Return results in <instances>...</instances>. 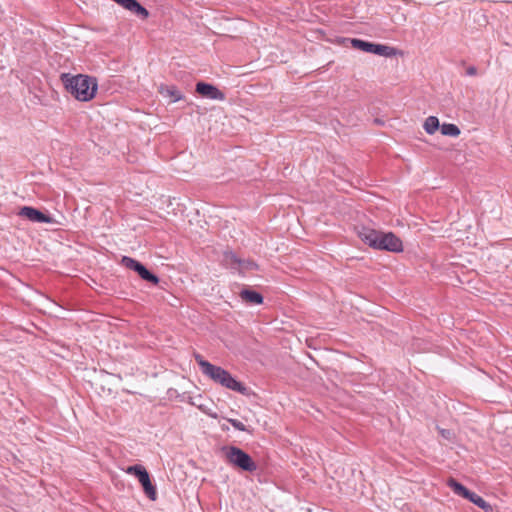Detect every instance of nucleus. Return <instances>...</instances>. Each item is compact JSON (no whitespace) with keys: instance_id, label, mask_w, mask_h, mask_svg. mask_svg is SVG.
<instances>
[{"instance_id":"1","label":"nucleus","mask_w":512,"mask_h":512,"mask_svg":"<svg viewBox=\"0 0 512 512\" xmlns=\"http://www.w3.org/2000/svg\"><path fill=\"white\" fill-rule=\"evenodd\" d=\"M60 78L66 91L79 101H90L97 92L98 83L95 77L63 73Z\"/></svg>"},{"instance_id":"2","label":"nucleus","mask_w":512,"mask_h":512,"mask_svg":"<svg viewBox=\"0 0 512 512\" xmlns=\"http://www.w3.org/2000/svg\"><path fill=\"white\" fill-rule=\"evenodd\" d=\"M358 237L371 248L389 252L403 251V244L399 237L393 232H382L362 226L357 230Z\"/></svg>"},{"instance_id":"3","label":"nucleus","mask_w":512,"mask_h":512,"mask_svg":"<svg viewBox=\"0 0 512 512\" xmlns=\"http://www.w3.org/2000/svg\"><path fill=\"white\" fill-rule=\"evenodd\" d=\"M206 368L207 374L205 376L209 377L215 383L245 396L250 394V389L242 382L236 380L229 371L216 365H208Z\"/></svg>"},{"instance_id":"4","label":"nucleus","mask_w":512,"mask_h":512,"mask_svg":"<svg viewBox=\"0 0 512 512\" xmlns=\"http://www.w3.org/2000/svg\"><path fill=\"white\" fill-rule=\"evenodd\" d=\"M225 452V457L231 465L246 471V472H254L257 469V465L252 457L236 446H227L223 448Z\"/></svg>"},{"instance_id":"5","label":"nucleus","mask_w":512,"mask_h":512,"mask_svg":"<svg viewBox=\"0 0 512 512\" xmlns=\"http://www.w3.org/2000/svg\"><path fill=\"white\" fill-rule=\"evenodd\" d=\"M353 48L372 53L384 57H392L397 54V50L394 47L368 42L362 39L352 38L350 39Z\"/></svg>"},{"instance_id":"6","label":"nucleus","mask_w":512,"mask_h":512,"mask_svg":"<svg viewBox=\"0 0 512 512\" xmlns=\"http://www.w3.org/2000/svg\"><path fill=\"white\" fill-rule=\"evenodd\" d=\"M122 264L133 271H135L141 279L152 283L153 285H157L160 281L159 277L148 270L141 262L137 261L128 256H123Z\"/></svg>"},{"instance_id":"7","label":"nucleus","mask_w":512,"mask_h":512,"mask_svg":"<svg viewBox=\"0 0 512 512\" xmlns=\"http://www.w3.org/2000/svg\"><path fill=\"white\" fill-rule=\"evenodd\" d=\"M18 215L28 219L33 223H52L53 219L32 206H23L20 208Z\"/></svg>"},{"instance_id":"8","label":"nucleus","mask_w":512,"mask_h":512,"mask_svg":"<svg viewBox=\"0 0 512 512\" xmlns=\"http://www.w3.org/2000/svg\"><path fill=\"white\" fill-rule=\"evenodd\" d=\"M195 91L196 93L207 99L220 101H223L225 99V94L222 91H220L215 85L203 81H199L196 83Z\"/></svg>"},{"instance_id":"9","label":"nucleus","mask_w":512,"mask_h":512,"mask_svg":"<svg viewBox=\"0 0 512 512\" xmlns=\"http://www.w3.org/2000/svg\"><path fill=\"white\" fill-rule=\"evenodd\" d=\"M117 4L121 5L125 9L139 16L141 19H147L149 17L148 10L140 4L137 0H113Z\"/></svg>"},{"instance_id":"10","label":"nucleus","mask_w":512,"mask_h":512,"mask_svg":"<svg viewBox=\"0 0 512 512\" xmlns=\"http://www.w3.org/2000/svg\"><path fill=\"white\" fill-rule=\"evenodd\" d=\"M239 296L245 303L251 305H260L264 301L262 294L252 289L241 290Z\"/></svg>"},{"instance_id":"11","label":"nucleus","mask_w":512,"mask_h":512,"mask_svg":"<svg viewBox=\"0 0 512 512\" xmlns=\"http://www.w3.org/2000/svg\"><path fill=\"white\" fill-rule=\"evenodd\" d=\"M159 93L163 97H169L171 102H177L184 98L183 93L175 85H161Z\"/></svg>"},{"instance_id":"12","label":"nucleus","mask_w":512,"mask_h":512,"mask_svg":"<svg viewBox=\"0 0 512 512\" xmlns=\"http://www.w3.org/2000/svg\"><path fill=\"white\" fill-rule=\"evenodd\" d=\"M447 485L452 489V491L456 495L461 496L465 499H467L471 492L468 488H466L463 484H461L454 478H449L447 481Z\"/></svg>"},{"instance_id":"13","label":"nucleus","mask_w":512,"mask_h":512,"mask_svg":"<svg viewBox=\"0 0 512 512\" xmlns=\"http://www.w3.org/2000/svg\"><path fill=\"white\" fill-rule=\"evenodd\" d=\"M467 500L484 510L485 512H493V507L490 503L485 501L480 495L470 492L469 496L467 497Z\"/></svg>"},{"instance_id":"14","label":"nucleus","mask_w":512,"mask_h":512,"mask_svg":"<svg viewBox=\"0 0 512 512\" xmlns=\"http://www.w3.org/2000/svg\"><path fill=\"white\" fill-rule=\"evenodd\" d=\"M424 130L428 134H434L441 126L439 119L436 116H429L424 122Z\"/></svg>"},{"instance_id":"15","label":"nucleus","mask_w":512,"mask_h":512,"mask_svg":"<svg viewBox=\"0 0 512 512\" xmlns=\"http://www.w3.org/2000/svg\"><path fill=\"white\" fill-rule=\"evenodd\" d=\"M440 130L443 135L451 137H458L461 133L459 127L453 123L442 124Z\"/></svg>"},{"instance_id":"16","label":"nucleus","mask_w":512,"mask_h":512,"mask_svg":"<svg viewBox=\"0 0 512 512\" xmlns=\"http://www.w3.org/2000/svg\"><path fill=\"white\" fill-rule=\"evenodd\" d=\"M145 495L152 501L157 499V490L156 487L150 481L148 484L142 486Z\"/></svg>"},{"instance_id":"17","label":"nucleus","mask_w":512,"mask_h":512,"mask_svg":"<svg viewBox=\"0 0 512 512\" xmlns=\"http://www.w3.org/2000/svg\"><path fill=\"white\" fill-rule=\"evenodd\" d=\"M143 470H146L144 466H142L140 464H135V465H132V466H128L125 469V472L127 474L133 475V476H135L137 478L143 472Z\"/></svg>"},{"instance_id":"18","label":"nucleus","mask_w":512,"mask_h":512,"mask_svg":"<svg viewBox=\"0 0 512 512\" xmlns=\"http://www.w3.org/2000/svg\"><path fill=\"white\" fill-rule=\"evenodd\" d=\"M194 358L199 365L201 372L206 375L207 374V366L212 365L209 361L205 360L200 354H195Z\"/></svg>"},{"instance_id":"19","label":"nucleus","mask_w":512,"mask_h":512,"mask_svg":"<svg viewBox=\"0 0 512 512\" xmlns=\"http://www.w3.org/2000/svg\"><path fill=\"white\" fill-rule=\"evenodd\" d=\"M228 422L237 430L252 433V430L248 429L241 421L237 419H228Z\"/></svg>"},{"instance_id":"20","label":"nucleus","mask_w":512,"mask_h":512,"mask_svg":"<svg viewBox=\"0 0 512 512\" xmlns=\"http://www.w3.org/2000/svg\"><path fill=\"white\" fill-rule=\"evenodd\" d=\"M468 76H475L477 74V68L475 66H469L466 70Z\"/></svg>"},{"instance_id":"21","label":"nucleus","mask_w":512,"mask_h":512,"mask_svg":"<svg viewBox=\"0 0 512 512\" xmlns=\"http://www.w3.org/2000/svg\"><path fill=\"white\" fill-rule=\"evenodd\" d=\"M148 475H149L148 471L143 470V472L139 475V477H137V479L140 482V481L144 480Z\"/></svg>"},{"instance_id":"22","label":"nucleus","mask_w":512,"mask_h":512,"mask_svg":"<svg viewBox=\"0 0 512 512\" xmlns=\"http://www.w3.org/2000/svg\"><path fill=\"white\" fill-rule=\"evenodd\" d=\"M150 481V475H148L144 480L140 481L139 483L141 484V486H143L145 484H148Z\"/></svg>"},{"instance_id":"23","label":"nucleus","mask_w":512,"mask_h":512,"mask_svg":"<svg viewBox=\"0 0 512 512\" xmlns=\"http://www.w3.org/2000/svg\"><path fill=\"white\" fill-rule=\"evenodd\" d=\"M441 433H442V435H443L444 437H447V436H446V434H449V431L442 430V431H441Z\"/></svg>"},{"instance_id":"24","label":"nucleus","mask_w":512,"mask_h":512,"mask_svg":"<svg viewBox=\"0 0 512 512\" xmlns=\"http://www.w3.org/2000/svg\"><path fill=\"white\" fill-rule=\"evenodd\" d=\"M441 433H442V435H443L444 437H447V436H446V434H449V431L442 430V431H441Z\"/></svg>"}]
</instances>
